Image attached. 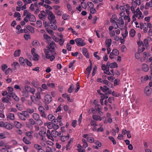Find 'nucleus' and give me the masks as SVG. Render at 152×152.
Returning a JSON list of instances; mask_svg holds the SVG:
<instances>
[{
  "label": "nucleus",
  "mask_w": 152,
  "mask_h": 152,
  "mask_svg": "<svg viewBox=\"0 0 152 152\" xmlns=\"http://www.w3.org/2000/svg\"><path fill=\"white\" fill-rule=\"evenodd\" d=\"M56 47L55 43L52 41L47 46L46 48L44 49V51L46 58L52 61L55 58L53 53L55 51V48Z\"/></svg>",
  "instance_id": "nucleus-1"
},
{
  "label": "nucleus",
  "mask_w": 152,
  "mask_h": 152,
  "mask_svg": "<svg viewBox=\"0 0 152 152\" xmlns=\"http://www.w3.org/2000/svg\"><path fill=\"white\" fill-rule=\"evenodd\" d=\"M17 115L19 118L21 120L25 121L27 118L29 117V114L25 111H23L22 113L18 112Z\"/></svg>",
  "instance_id": "nucleus-2"
},
{
  "label": "nucleus",
  "mask_w": 152,
  "mask_h": 152,
  "mask_svg": "<svg viewBox=\"0 0 152 152\" xmlns=\"http://www.w3.org/2000/svg\"><path fill=\"white\" fill-rule=\"evenodd\" d=\"M46 11L47 15H48V18L50 21V22L56 23V21L55 19V16L53 12L47 9L46 10Z\"/></svg>",
  "instance_id": "nucleus-3"
},
{
  "label": "nucleus",
  "mask_w": 152,
  "mask_h": 152,
  "mask_svg": "<svg viewBox=\"0 0 152 152\" xmlns=\"http://www.w3.org/2000/svg\"><path fill=\"white\" fill-rule=\"evenodd\" d=\"M152 26L151 24L149 23H145L142 25L140 26V28L142 30L144 33L147 32L148 28H151Z\"/></svg>",
  "instance_id": "nucleus-4"
},
{
  "label": "nucleus",
  "mask_w": 152,
  "mask_h": 152,
  "mask_svg": "<svg viewBox=\"0 0 152 152\" xmlns=\"http://www.w3.org/2000/svg\"><path fill=\"white\" fill-rule=\"evenodd\" d=\"M134 16L139 19H142L143 16L142 15V12L140 10V9L138 7L136 10L134 11H132Z\"/></svg>",
  "instance_id": "nucleus-5"
},
{
  "label": "nucleus",
  "mask_w": 152,
  "mask_h": 152,
  "mask_svg": "<svg viewBox=\"0 0 152 152\" xmlns=\"http://www.w3.org/2000/svg\"><path fill=\"white\" fill-rule=\"evenodd\" d=\"M38 110L41 116L44 118H46V114L45 113V110L42 106H39L38 107Z\"/></svg>",
  "instance_id": "nucleus-6"
},
{
  "label": "nucleus",
  "mask_w": 152,
  "mask_h": 152,
  "mask_svg": "<svg viewBox=\"0 0 152 152\" xmlns=\"http://www.w3.org/2000/svg\"><path fill=\"white\" fill-rule=\"evenodd\" d=\"M39 134L40 136V139L41 140L44 141L46 140V139L45 138L46 132L45 130H44V129L40 131L39 132Z\"/></svg>",
  "instance_id": "nucleus-7"
},
{
  "label": "nucleus",
  "mask_w": 152,
  "mask_h": 152,
  "mask_svg": "<svg viewBox=\"0 0 152 152\" xmlns=\"http://www.w3.org/2000/svg\"><path fill=\"white\" fill-rule=\"evenodd\" d=\"M100 88L105 93V94H104V95L107 94L108 95V94H110L112 92L111 90H109V88L105 86L103 87L100 86Z\"/></svg>",
  "instance_id": "nucleus-8"
},
{
  "label": "nucleus",
  "mask_w": 152,
  "mask_h": 152,
  "mask_svg": "<svg viewBox=\"0 0 152 152\" xmlns=\"http://www.w3.org/2000/svg\"><path fill=\"white\" fill-rule=\"evenodd\" d=\"M47 12L44 11H42L40 12V13L39 15V17L41 20L45 21L47 17Z\"/></svg>",
  "instance_id": "nucleus-9"
},
{
  "label": "nucleus",
  "mask_w": 152,
  "mask_h": 152,
  "mask_svg": "<svg viewBox=\"0 0 152 152\" xmlns=\"http://www.w3.org/2000/svg\"><path fill=\"white\" fill-rule=\"evenodd\" d=\"M76 43L77 46H83L86 45V43L84 42L83 40L80 38H76L75 39Z\"/></svg>",
  "instance_id": "nucleus-10"
},
{
  "label": "nucleus",
  "mask_w": 152,
  "mask_h": 152,
  "mask_svg": "<svg viewBox=\"0 0 152 152\" xmlns=\"http://www.w3.org/2000/svg\"><path fill=\"white\" fill-rule=\"evenodd\" d=\"M44 99L45 104H48L52 101V98L50 94H47L44 97Z\"/></svg>",
  "instance_id": "nucleus-11"
},
{
  "label": "nucleus",
  "mask_w": 152,
  "mask_h": 152,
  "mask_svg": "<svg viewBox=\"0 0 152 152\" xmlns=\"http://www.w3.org/2000/svg\"><path fill=\"white\" fill-rule=\"evenodd\" d=\"M116 25H119L120 26H121V25L123 26L124 24V21L121 17H120L119 19H116Z\"/></svg>",
  "instance_id": "nucleus-12"
},
{
  "label": "nucleus",
  "mask_w": 152,
  "mask_h": 152,
  "mask_svg": "<svg viewBox=\"0 0 152 152\" xmlns=\"http://www.w3.org/2000/svg\"><path fill=\"white\" fill-rule=\"evenodd\" d=\"M144 92L148 96L151 93V89L149 87L146 86Z\"/></svg>",
  "instance_id": "nucleus-13"
},
{
  "label": "nucleus",
  "mask_w": 152,
  "mask_h": 152,
  "mask_svg": "<svg viewBox=\"0 0 152 152\" xmlns=\"http://www.w3.org/2000/svg\"><path fill=\"white\" fill-rule=\"evenodd\" d=\"M70 136V135L69 134L66 136L63 135L60 137L61 140L62 142H64L69 139Z\"/></svg>",
  "instance_id": "nucleus-14"
},
{
  "label": "nucleus",
  "mask_w": 152,
  "mask_h": 152,
  "mask_svg": "<svg viewBox=\"0 0 152 152\" xmlns=\"http://www.w3.org/2000/svg\"><path fill=\"white\" fill-rule=\"evenodd\" d=\"M56 23L50 22V23H49V26L51 28L54 30H56L57 28V26L55 24Z\"/></svg>",
  "instance_id": "nucleus-15"
},
{
  "label": "nucleus",
  "mask_w": 152,
  "mask_h": 152,
  "mask_svg": "<svg viewBox=\"0 0 152 152\" xmlns=\"http://www.w3.org/2000/svg\"><path fill=\"white\" fill-rule=\"evenodd\" d=\"M142 70L145 72H148L149 69V66H148L146 64H143L142 65Z\"/></svg>",
  "instance_id": "nucleus-16"
},
{
  "label": "nucleus",
  "mask_w": 152,
  "mask_h": 152,
  "mask_svg": "<svg viewBox=\"0 0 152 152\" xmlns=\"http://www.w3.org/2000/svg\"><path fill=\"white\" fill-rule=\"evenodd\" d=\"M83 55L87 58H89V56L88 52H87V49L86 48H84L83 49Z\"/></svg>",
  "instance_id": "nucleus-17"
},
{
  "label": "nucleus",
  "mask_w": 152,
  "mask_h": 152,
  "mask_svg": "<svg viewBox=\"0 0 152 152\" xmlns=\"http://www.w3.org/2000/svg\"><path fill=\"white\" fill-rule=\"evenodd\" d=\"M92 118L93 120L95 121L99 120L101 121L102 120V118L99 116L97 115H92Z\"/></svg>",
  "instance_id": "nucleus-18"
},
{
  "label": "nucleus",
  "mask_w": 152,
  "mask_h": 152,
  "mask_svg": "<svg viewBox=\"0 0 152 152\" xmlns=\"http://www.w3.org/2000/svg\"><path fill=\"white\" fill-rule=\"evenodd\" d=\"M58 132L55 130H52L51 132V135L52 137V139L53 137H56L58 136Z\"/></svg>",
  "instance_id": "nucleus-19"
},
{
  "label": "nucleus",
  "mask_w": 152,
  "mask_h": 152,
  "mask_svg": "<svg viewBox=\"0 0 152 152\" xmlns=\"http://www.w3.org/2000/svg\"><path fill=\"white\" fill-rule=\"evenodd\" d=\"M137 5L134 1H133L132 2V6L131 7V11H134L135 9L137 7Z\"/></svg>",
  "instance_id": "nucleus-20"
},
{
  "label": "nucleus",
  "mask_w": 152,
  "mask_h": 152,
  "mask_svg": "<svg viewBox=\"0 0 152 152\" xmlns=\"http://www.w3.org/2000/svg\"><path fill=\"white\" fill-rule=\"evenodd\" d=\"M8 119H10L12 120H14L15 119L14 114L12 113H9L7 116Z\"/></svg>",
  "instance_id": "nucleus-21"
},
{
  "label": "nucleus",
  "mask_w": 152,
  "mask_h": 152,
  "mask_svg": "<svg viewBox=\"0 0 152 152\" xmlns=\"http://www.w3.org/2000/svg\"><path fill=\"white\" fill-rule=\"evenodd\" d=\"M26 59L25 60L22 57H20L19 59V61L20 64L24 65L26 63Z\"/></svg>",
  "instance_id": "nucleus-22"
},
{
  "label": "nucleus",
  "mask_w": 152,
  "mask_h": 152,
  "mask_svg": "<svg viewBox=\"0 0 152 152\" xmlns=\"http://www.w3.org/2000/svg\"><path fill=\"white\" fill-rule=\"evenodd\" d=\"M27 18L29 19V20L32 22H34L36 21V18L35 16L33 15H31V14L29 15L28 17Z\"/></svg>",
  "instance_id": "nucleus-23"
},
{
  "label": "nucleus",
  "mask_w": 152,
  "mask_h": 152,
  "mask_svg": "<svg viewBox=\"0 0 152 152\" xmlns=\"http://www.w3.org/2000/svg\"><path fill=\"white\" fill-rule=\"evenodd\" d=\"M105 42L106 46L107 47H110L111 45L112 40L111 39H106Z\"/></svg>",
  "instance_id": "nucleus-24"
},
{
  "label": "nucleus",
  "mask_w": 152,
  "mask_h": 152,
  "mask_svg": "<svg viewBox=\"0 0 152 152\" xmlns=\"http://www.w3.org/2000/svg\"><path fill=\"white\" fill-rule=\"evenodd\" d=\"M26 28L28 30H29L31 33H34V29L32 26L28 25L26 26Z\"/></svg>",
  "instance_id": "nucleus-25"
},
{
  "label": "nucleus",
  "mask_w": 152,
  "mask_h": 152,
  "mask_svg": "<svg viewBox=\"0 0 152 152\" xmlns=\"http://www.w3.org/2000/svg\"><path fill=\"white\" fill-rule=\"evenodd\" d=\"M23 141L27 145L30 144L31 143V142L26 137H23Z\"/></svg>",
  "instance_id": "nucleus-26"
},
{
  "label": "nucleus",
  "mask_w": 152,
  "mask_h": 152,
  "mask_svg": "<svg viewBox=\"0 0 152 152\" xmlns=\"http://www.w3.org/2000/svg\"><path fill=\"white\" fill-rule=\"evenodd\" d=\"M92 63H91L90 64V66L88 67L87 68V69H86V73H88V76H89L90 73L91 71V69H92Z\"/></svg>",
  "instance_id": "nucleus-27"
},
{
  "label": "nucleus",
  "mask_w": 152,
  "mask_h": 152,
  "mask_svg": "<svg viewBox=\"0 0 152 152\" xmlns=\"http://www.w3.org/2000/svg\"><path fill=\"white\" fill-rule=\"evenodd\" d=\"M4 127L8 130H10L12 129V126L8 123H5Z\"/></svg>",
  "instance_id": "nucleus-28"
},
{
  "label": "nucleus",
  "mask_w": 152,
  "mask_h": 152,
  "mask_svg": "<svg viewBox=\"0 0 152 152\" xmlns=\"http://www.w3.org/2000/svg\"><path fill=\"white\" fill-rule=\"evenodd\" d=\"M14 125L18 129L20 128L22 126V124L16 121L14 122Z\"/></svg>",
  "instance_id": "nucleus-29"
},
{
  "label": "nucleus",
  "mask_w": 152,
  "mask_h": 152,
  "mask_svg": "<svg viewBox=\"0 0 152 152\" xmlns=\"http://www.w3.org/2000/svg\"><path fill=\"white\" fill-rule=\"evenodd\" d=\"M148 76V75L144 76H142L140 79L142 83H143L147 80L149 79Z\"/></svg>",
  "instance_id": "nucleus-30"
},
{
  "label": "nucleus",
  "mask_w": 152,
  "mask_h": 152,
  "mask_svg": "<svg viewBox=\"0 0 152 152\" xmlns=\"http://www.w3.org/2000/svg\"><path fill=\"white\" fill-rule=\"evenodd\" d=\"M142 46H145L146 48H149L148 42L147 39H145L142 42Z\"/></svg>",
  "instance_id": "nucleus-31"
},
{
  "label": "nucleus",
  "mask_w": 152,
  "mask_h": 152,
  "mask_svg": "<svg viewBox=\"0 0 152 152\" xmlns=\"http://www.w3.org/2000/svg\"><path fill=\"white\" fill-rule=\"evenodd\" d=\"M152 7V3L150 1L149 2H147L145 5V9H148L149 7Z\"/></svg>",
  "instance_id": "nucleus-32"
},
{
  "label": "nucleus",
  "mask_w": 152,
  "mask_h": 152,
  "mask_svg": "<svg viewBox=\"0 0 152 152\" xmlns=\"http://www.w3.org/2000/svg\"><path fill=\"white\" fill-rule=\"evenodd\" d=\"M43 37L48 42H50L51 40V38L47 34H44L43 35Z\"/></svg>",
  "instance_id": "nucleus-33"
},
{
  "label": "nucleus",
  "mask_w": 152,
  "mask_h": 152,
  "mask_svg": "<svg viewBox=\"0 0 152 152\" xmlns=\"http://www.w3.org/2000/svg\"><path fill=\"white\" fill-rule=\"evenodd\" d=\"M91 125L93 127H96L97 126V124L96 121L94 120L91 119L90 122Z\"/></svg>",
  "instance_id": "nucleus-34"
},
{
  "label": "nucleus",
  "mask_w": 152,
  "mask_h": 152,
  "mask_svg": "<svg viewBox=\"0 0 152 152\" xmlns=\"http://www.w3.org/2000/svg\"><path fill=\"white\" fill-rule=\"evenodd\" d=\"M33 133V132L32 131L28 132L26 133V135L28 137L29 139L31 140L33 138V136L32 134Z\"/></svg>",
  "instance_id": "nucleus-35"
},
{
  "label": "nucleus",
  "mask_w": 152,
  "mask_h": 152,
  "mask_svg": "<svg viewBox=\"0 0 152 152\" xmlns=\"http://www.w3.org/2000/svg\"><path fill=\"white\" fill-rule=\"evenodd\" d=\"M21 53V50L18 49L15 50L14 52V56L15 57L19 56Z\"/></svg>",
  "instance_id": "nucleus-36"
},
{
  "label": "nucleus",
  "mask_w": 152,
  "mask_h": 152,
  "mask_svg": "<svg viewBox=\"0 0 152 152\" xmlns=\"http://www.w3.org/2000/svg\"><path fill=\"white\" fill-rule=\"evenodd\" d=\"M32 117L36 121L40 118L39 115L36 113H34L33 114Z\"/></svg>",
  "instance_id": "nucleus-37"
},
{
  "label": "nucleus",
  "mask_w": 152,
  "mask_h": 152,
  "mask_svg": "<svg viewBox=\"0 0 152 152\" xmlns=\"http://www.w3.org/2000/svg\"><path fill=\"white\" fill-rule=\"evenodd\" d=\"M109 66L111 68H114L115 67H118L117 64L115 62L112 63H110L109 64Z\"/></svg>",
  "instance_id": "nucleus-38"
},
{
  "label": "nucleus",
  "mask_w": 152,
  "mask_h": 152,
  "mask_svg": "<svg viewBox=\"0 0 152 152\" xmlns=\"http://www.w3.org/2000/svg\"><path fill=\"white\" fill-rule=\"evenodd\" d=\"M97 92L98 93H99L100 95H101V97H104V98H108V95L107 94L104 95V94L103 93H102L101 92V90H98L97 91Z\"/></svg>",
  "instance_id": "nucleus-39"
},
{
  "label": "nucleus",
  "mask_w": 152,
  "mask_h": 152,
  "mask_svg": "<svg viewBox=\"0 0 152 152\" xmlns=\"http://www.w3.org/2000/svg\"><path fill=\"white\" fill-rule=\"evenodd\" d=\"M12 66H14V69H16L20 67V65L19 63L17 62H15L12 64Z\"/></svg>",
  "instance_id": "nucleus-40"
},
{
  "label": "nucleus",
  "mask_w": 152,
  "mask_h": 152,
  "mask_svg": "<svg viewBox=\"0 0 152 152\" xmlns=\"http://www.w3.org/2000/svg\"><path fill=\"white\" fill-rule=\"evenodd\" d=\"M46 135L48 139L52 140V137L51 135V133H50V132L49 130L48 129L47 130V133Z\"/></svg>",
  "instance_id": "nucleus-41"
},
{
  "label": "nucleus",
  "mask_w": 152,
  "mask_h": 152,
  "mask_svg": "<svg viewBox=\"0 0 152 152\" xmlns=\"http://www.w3.org/2000/svg\"><path fill=\"white\" fill-rule=\"evenodd\" d=\"M26 91H22L23 96L26 98H27L29 96L28 94Z\"/></svg>",
  "instance_id": "nucleus-42"
},
{
  "label": "nucleus",
  "mask_w": 152,
  "mask_h": 152,
  "mask_svg": "<svg viewBox=\"0 0 152 152\" xmlns=\"http://www.w3.org/2000/svg\"><path fill=\"white\" fill-rule=\"evenodd\" d=\"M62 18L64 20H66L69 19L70 17L69 15L65 14L62 15Z\"/></svg>",
  "instance_id": "nucleus-43"
},
{
  "label": "nucleus",
  "mask_w": 152,
  "mask_h": 152,
  "mask_svg": "<svg viewBox=\"0 0 152 152\" xmlns=\"http://www.w3.org/2000/svg\"><path fill=\"white\" fill-rule=\"evenodd\" d=\"M34 148H35L36 150L38 151L42 147L41 145H39L38 144H35L34 145Z\"/></svg>",
  "instance_id": "nucleus-44"
},
{
  "label": "nucleus",
  "mask_w": 152,
  "mask_h": 152,
  "mask_svg": "<svg viewBox=\"0 0 152 152\" xmlns=\"http://www.w3.org/2000/svg\"><path fill=\"white\" fill-rule=\"evenodd\" d=\"M32 55L33 56L34 60L37 61L39 60V56L36 53H35Z\"/></svg>",
  "instance_id": "nucleus-45"
},
{
  "label": "nucleus",
  "mask_w": 152,
  "mask_h": 152,
  "mask_svg": "<svg viewBox=\"0 0 152 152\" xmlns=\"http://www.w3.org/2000/svg\"><path fill=\"white\" fill-rule=\"evenodd\" d=\"M31 14V13L28 12L27 10H25L24 11L23 16H26L27 17L29 16V15Z\"/></svg>",
  "instance_id": "nucleus-46"
},
{
  "label": "nucleus",
  "mask_w": 152,
  "mask_h": 152,
  "mask_svg": "<svg viewBox=\"0 0 152 152\" xmlns=\"http://www.w3.org/2000/svg\"><path fill=\"white\" fill-rule=\"evenodd\" d=\"M14 94L15 93L13 92H8L7 96V98L10 99L11 97H12L14 95L13 94Z\"/></svg>",
  "instance_id": "nucleus-47"
},
{
  "label": "nucleus",
  "mask_w": 152,
  "mask_h": 152,
  "mask_svg": "<svg viewBox=\"0 0 152 152\" xmlns=\"http://www.w3.org/2000/svg\"><path fill=\"white\" fill-rule=\"evenodd\" d=\"M109 139L111 140V141L113 143V145H115L116 143V141L115 140V139L112 136L109 137Z\"/></svg>",
  "instance_id": "nucleus-48"
},
{
  "label": "nucleus",
  "mask_w": 152,
  "mask_h": 152,
  "mask_svg": "<svg viewBox=\"0 0 152 152\" xmlns=\"http://www.w3.org/2000/svg\"><path fill=\"white\" fill-rule=\"evenodd\" d=\"M115 56H118L119 54V52L118 50L116 49H113L112 52Z\"/></svg>",
  "instance_id": "nucleus-49"
},
{
  "label": "nucleus",
  "mask_w": 152,
  "mask_h": 152,
  "mask_svg": "<svg viewBox=\"0 0 152 152\" xmlns=\"http://www.w3.org/2000/svg\"><path fill=\"white\" fill-rule=\"evenodd\" d=\"M36 121H37V123L38 125L41 126L43 124V122L40 119V118Z\"/></svg>",
  "instance_id": "nucleus-50"
},
{
  "label": "nucleus",
  "mask_w": 152,
  "mask_h": 152,
  "mask_svg": "<svg viewBox=\"0 0 152 152\" xmlns=\"http://www.w3.org/2000/svg\"><path fill=\"white\" fill-rule=\"evenodd\" d=\"M48 118L50 121H52L55 118V117L53 115L49 114L48 116Z\"/></svg>",
  "instance_id": "nucleus-51"
},
{
  "label": "nucleus",
  "mask_w": 152,
  "mask_h": 152,
  "mask_svg": "<svg viewBox=\"0 0 152 152\" xmlns=\"http://www.w3.org/2000/svg\"><path fill=\"white\" fill-rule=\"evenodd\" d=\"M35 96L36 98L38 100H39L41 99V96L39 92H37L35 94Z\"/></svg>",
  "instance_id": "nucleus-52"
},
{
  "label": "nucleus",
  "mask_w": 152,
  "mask_h": 152,
  "mask_svg": "<svg viewBox=\"0 0 152 152\" xmlns=\"http://www.w3.org/2000/svg\"><path fill=\"white\" fill-rule=\"evenodd\" d=\"M33 103L36 104L40 106H41L42 104V102H41L40 101L38 100L37 99Z\"/></svg>",
  "instance_id": "nucleus-53"
},
{
  "label": "nucleus",
  "mask_w": 152,
  "mask_h": 152,
  "mask_svg": "<svg viewBox=\"0 0 152 152\" xmlns=\"http://www.w3.org/2000/svg\"><path fill=\"white\" fill-rule=\"evenodd\" d=\"M9 99H8L6 97H2L1 98V101L3 102H4L6 103H8L9 102Z\"/></svg>",
  "instance_id": "nucleus-54"
},
{
  "label": "nucleus",
  "mask_w": 152,
  "mask_h": 152,
  "mask_svg": "<svg viewBox=\"0 0 152 152\" xmlns=\"http://www.w3.org/2000/svg\"><path fill=\"white\" fill-rule=\"evenodd\" d=\"M87 140L90 143H93L94 141V139L92 137H88L87 138Z\"/></svg>",
  "instance_id": "nucleus-55"
},
{
  "label": "nucleus",
  "mask_w": 152,
  "mask_h": 152,
  "mask_svg": "<svg viewBox=\"0 0 152 152\" xmlns=\"http://www.w3.org/2000/svg\"><path fill=\"white\" fill-rule=\"evenodd\" d=\"M135 31L134 29H131L130 31V35L132 37H134L135 35Z\"/></svg>",
  "instance_id": "nucleus-56"
},
{
  "label": "nucleus",
  "mask_w": 152,
  "mask_h": 152,
  "mask_svg": "<svg viewBox=\"0 0 152 152\" xmlns=\"http://www.w3.org/2000/svg\"><path fill=\"white\" fill-rule=\"evenodd\" d=\"M87 5L90 9L94 7V5L91 2L88 1Z\"/></svg>",
  "instance_id": "nucleus-57"
},
{
  "label": "nucleus",
  "mask_w": 152,
  "mask_h": 152,
  "mask_svg": "<svg viewBox=\"0 0 152 152\" xmlns=\"http://www.w3.org/2000/svg\"><path fill=\"white\" fill-rule=\"evenodd\" d=\"M46 30L48 33H49L51 35H53L54 34V32L51 30L49 29L48 28H47L46 29Z\"/></svg>",
  "instance_id": "nucleus-58"
},
{
  "label": "nucleus",
  "mask_w": 152,
  "mask_h": 152,
  "mask_svg": "<svg viewBox=\"0 0 152 152\" xmlns=\"http://www.w3.org/2000/svg\"><path fill=\"white\" fill-rule=\"evenodd\" d=\"M29 122L31 125H34L36 124V122L32 118L29 119Z\"/></svg>",
  "instance_id": "nucleus-59"
},
{
  "label": "nucleus",
  "mask_w": 152,
  "mask_h": 152,
  "mask_svg": "<svg viewBox=\"0 0 152 152\" xmlns=\"http://www.w3.org/2000/svg\"><path fill=\"white\" fill-rule=\"evenodd\" d=\"M109 34L111 37H114L115 36V32L114 30L110 31L109 32Z\"/></svg>",
  "instance_id": "nucleus-60"
},
{
  "label": "nucleus",
  "mask_w": 152,
  "mask_h": 152,
  "mask_svg": "<svg viewBox=\"0 0 152 152\" xmlns=\"http://www.w3.org/2000/svg\"><path fill=\"white\" fill-rule=\"evenodd\" d=\"M47 85L48 86L52 88H53L55 87V84L53 83H47Z\"/></svg>",
  "instance_id": "nucleus-61"
},
{
  "label": "nucleus",
  "mask_w": 152,
  "mask_h": 152,
  "mask_svg": "<svg viewBox=\"0 0 152 152\" xmlns=\"http://www.w3.org/2000/svg\"><path fill=\"white\" fill-rule=\"evenodd\" d=\"M26 112H27L28 113H32L34 112V109L33 108H28L27 109Z\"/></svg>",
  "instance_id": "nucleus-62"
},
{
  "label": "nucleus",
  "mask_w": 152,
  "mask_h": 152,
  "mask_svg": "<svg viewBox=\"0 0 152 152\" xmlns=\"http://www.w3.org/2000/svg\"><path fill=\"white\" fill-rule=\"evenodd\" d=\"M95 108L96 110L99 111L102 108V107L100 104H99L95 106Z\"/></svg>",
  "instance_id": "nucleus-63"
},
{
  "label": "nucleus",
  "mask_w": 152,
  "mask_h": 152,
  "mask_svg": "<svg viewBox=\"0 0 152 152\" xmlns=\"http://www.w3.org/2000/svg\"><path fill=\"white\" fill-rule=\"evenodd\" d=\"M31 87L28 86H25L24 88L25 90L27 92H30Z\"/></svg>",
  "instance_id": "nucleus-64"
}]
</instances>
